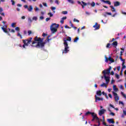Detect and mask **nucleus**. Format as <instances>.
Listing matches in <instances>:
<instances>
[{"instance_id": "1", "label": "nucleus", "mask_w": 126, "mask_h": 126, "mask_svg": "<svg viewBox=\"0 0 126 126\" xmlns=\"http://www.w3.org/2000/svg\"><path fill=\"white\" fill-rule=\"evenodd\" d=\"M33 38L30 37L27 39H23V48H25V47L28 46L31 43H32V47H38V48H44L46 45H50V36L47 37V38L44 41V38H41V37H38L36 36L34 39L33 41H32Z\"/></svg>"}, {"instance_id": "2", "label": "nucleus", "mask_w": 126, "mask_h": 126, "mask_svg": "<svg viewBox=\"0 0 126 126\" xmlns=\"http://www.w3.org/2000/svg\"><path fill=\"white\" fill-rule=\"evenodd\" d=\"M116 40L115 38H112V40H110L109 43H107L106 45V48H110V47H114L115 48L117 47L118 46V42L114 41Z\"/></svg>"}, {"instance_id": "3", "label": "nucleus", "mask_w": 126, "mask_h": 126, "mask_svg": "<svg viewBox=\"0 0 126 126\" xmlns=\"http://www.w3.org/2000/svg\"><path fill=\"white\" fill-rule=\"evenodd\" d=\"M59 25H57V24L56 23L52 24L50 28V30L51 31L52 33H56V32L58 31V29H57V28H59Z\"/></svg>"}, {"instance_id": "4", "label": "nucleus", "mask_w": 126, "mask_h": 126, "mask_svg": "<svg viewBox=\"0 0 126 126\" xmlns=\"http://www.w3.org/2000/svg\"><path fill=\"white\" fill-rule=\"evenodd\" d=\"M112 93L114 96V98L116 102H118L119 100H120V97H119V96H118V94L115 93L114 92H113Z\"/></svg>"}, {"instance_id": "5", "label": "nucleus", "mask_w": 126, "mask_h": 126, "mask_svg": "<svg viewBox=\"0 0 126 126\" xmlns=\"http://www.w3.org/2000/svg\"><path fill=\"white\" fill-rule=\"evenodd\" d=\"M105 59L106 63H108V61H109L110 62H111V63H114L115 60H114L113 59H112L111 57L107 58L106 56H105Z\"/></svg>"}, {"instance_id": "6", "label": "nucleus", "mask_w": 126, "mask_h": 126, "mask_svg": "<svg viewBox=\"0 0 126 126\" xmlns=\"http://www.w3.org/2000/svg\"><path fill=\"white\" fill-rule=\"evenodd\" d=\"M107 112V110L106 109H100L99 111L98 115L99 116H102V115H103V114H105Z\"/></svg>"}, {"instance_id": "7", "label": "nucleus", "mask_w": 126, "mask_h": 126, "mask_svg": "<svg viewBox=\"0 0 126 126\" xmlns=\"http://www.w3.org/2000/svg\"><path fill=\"white\" fill-rule=\"evenodd\" d=\"M93 27L95 28V30H99L100 29V25H98V23H95V25Z\"/></svg>"}, {"instance_id": "8", "label": "nucleus", "mask_w": 126, "mask_h": 126, "mask_svg": "<svg viewBox=\"0 0 126 126\" xmlns=\"http://www.w3.org/2000/svg\"><path fill=\"white\" fill-rule=\"evenodd\" d=\"M101 0V1H102V2H104V3H107V4H109V5H111V4H112V3L109 0Z\"/></svg>"}, {"instance_id": "9", "label": "nucleus", "mask_w": 126, "mask_h": 126, "mask_svg": "<svg viewBox=\"0 0 126 126\" xmlns=\"http://www.w3.org/2000/svg\"><path fill=\"white\" fill-rule=\"evenodd\" d=\"M102 73L104 74V75H106V74H110V70H108V69L106 70H104L102 71Z\"/></svg>"}, {"instance_id": "10", "label": "nucleus", "mask_w": 126, "mask_h": 126, "mask_svg": "<svg viewBox=\"0 0 126 126\" xmlns=\"http://www.w3.org/2000/svg\"><path fill=\"white\" fill-rule=\"evenodd\" d=\"M95 102H97V100H98V101H103L104 100V98L103 97L100 98L97 95H95Z\"/></svg>"}, {"instance_id": "11", "label": "nucleus", "mask_w": 126, "mask_h": 126, "mask_svg": "<svg viewBox=\"0 0 126 126\" xmlns=\"http://www.w3.org/2000/svg\"><path fill=\"white\" fill-rule=\"evenodd\" d=\"M104 77L106 82L109 83L110 82V77L106 76V75H104Z\"/></svg>"}, {"instance_id": "12", "label": "nucleus", "mask_w": 126, "mask_h": 126, "mask_svg": "<svg viewBox=\"0 0 126 126\" xmlns=\"http://www.w3.org/2000/svg\"><path fill=\"white\" fill-rule=\"evenodd\" d=\"M92 115L93 117V119H95V120L99 121V118L97 117V115L95 114L94 113H92Z\"/></svg>"}, {"instance_id": "13", "label": "nucleus", "mask_w": 126, "mask_h": 126, "mask_svg": "<svg viewBox=\"0 0 126 126\" xmlns=\"http://www.w3.org/2000/svg\"><path fill=\"white\" fill-rule=\"evenodd\" d=\"M107 122L109 123V124H115V121H114L113 119H108Z\"/></svg>"}, {"instance_id": "14", "label": "nucleus", "mask_w": 126, "mask_h": 126, "mask_svg": "<svg viewBox=\"0 0 126 126\" xmlns=\"http://www.w3.org/2000/svg\"><path fill=\"white\" fill-rule=\"evenodd\" d=\"M114 6H119L121 5V3H120L119 1H116L115 2H114Z\"/></svg>"}, {"instance_id": "15", "label": "nucleus", "mask_w": 126, "mask_h": 126, "mask_svg": "<svg viewBox=\"0 0 126 126\" xmlns=\"http://www.w3.org/2000/svg\"><path fill=\"white\" fill-rule=\"evenodd\" d=\"M110 7L111 8V11H112V12H116V11H117V9L115 8L114 6L111 5Z\"/></svg>"}, {"instance_id": "16", "label": "nucleus", "mask_w": 126, "mask_h": 126, "mask_svg": "<svg viewBox=\"0 0 126 126\" xmlns=\"http://www.w3.org/2000/svg\"><path fill=\"white\" fill-rule=\"evenodd\" d=\"M88 5H91L92 7H94L96 5V4L94 2H92V3H88Z\"/></svg>"}, {"instance_id": "17", "label": "nucleus", "mask_w": 126, "mask_h": 126, "mask_svg": "<svg viewBox=\"0 0 126 126\" xmlns=\"http://www.w3.org/2000/svg\"><path fill=\"white\" fill-rule=\"evenodd\" d=\"M1 29H2V30L3 31V32H4V33H8V32H7V29H5L4 28V26H3L1 28Z\"/></svg>"}, {"instance_id": "18", "label": "nucleus", "mask_w": 126, "mask_h": 126, "mask_svg": "<svg viewBox=\"0 0 126 126\" xmlns=\"http://www.w3.org/2000/svg\"><path fill=\"white\" fill-rule=\"evenodd\" d=\"M32 9H33V6L32 5H30L29 8H28V10L30 12H32Z\"/></svg>"}, {"instance_id": "19", "label": "nucleus", "mask_w": 126, "mask_h": 126, "mask_svg": "<svg viewBox=\"0 0 126 126\" xmlns=\"http://www.w3.org/2000/svg\"><path fill=\"white\" fill-rule=\"evenodd\" d=\"M64 48H68V44H67V41H66V40H64Z\"/></svg>"}, {"instance_id": "20", "label": "nucleus", "mask_w": 126, "mask_h": 126, "mask_svg": "<svg viewBox=\"0 0 126 126\" xmlns=\"http://www.w3.org/2000/svg\"><path fill=\"white\" fill-rule=\"evenodd\" d=\"M123 61H124L122 63V68H123V69L126 68V65H125V63H126L125 60H123Z\"/></svg>"}, {"instance_id": "21", "label": "nucleus", "mask_w": 126, "mask_h": 126, "mask_svg": "<svg viewBox=\"0 0 126 126\" xmlns=\"http://www.w3.org/2000/svg\"><path fill=\"white\" fill-rule=\"evenodd\" d=\"M96 94L98 96H102V92L101 91H98L96 92Z\"/></svg>"}, {"instance_id": "22", "label": "nucleus", "mask_w": 126, "mask_h": 126, "mask_svg": "<svg viewBox=\"0 0 126 126\" xmlns=\"http://www.w3.org/2000/svg\"><path fill=\"white\" fill-rule=\"evenodd\" d=\"M67 1L71 3V4H74V1L73 0H67Z\"/></svg>"}, {"instance_id": "23", "label": "nucleus", "mask_w": 126, "mask_h": 126, "mask_svg": "<svg viewBox=\"0 0 126 126\" xmlns=\"http://www.w3.org/2000/svg\"><path fill=\"white\" fill-rule=\"evenodd\" d=\"M28 22H29L30 23H32V19H31V18L29 17L28 18Z\"/></svg>"}, {"instance_id": "24", "label": "nucleus", "mask_w": 126, "mask_h": 126, "mask_svg": "<svg viewBox=\"0 0 126 126\" xmlns=\"http://www.w3.org/2000/svg\"><path fill=\"white\" fill-rule=\"evenodd\" d=\"M67 49H68V48H64V51H63V53H65L66 54V53H67V51H68V50H67Z\"/></svg>"}, {"instance_id": "25", "label": "nucleus", "mask_w": 126, "mask_h": 126, "mask_svg": "<svg viewBox=\"0 0 126 126\" xmlns=\"http://www.w3.org/2000/svg\"><path fill=\"white\" fill-rule=\"evenodd\" d=\"M56 9L57 8L56 7H51V9H52V10H53L54 13H55V12H56V11H54V10H55V9Z\"/></svg>"}, {"instance_id": "26", "label": "nucleus", "mask_w": 126, "mask_h": 126, "mask_svg": "<svg viewBox=\"0 0 126 126\" xmlns=\"http://www.w3.org/2000/svg\"><path fill=\"white\" fill-rule=\"evenodd\" d=\"M116 87V86L114 85L113 86V89H114V91H118V88H117Z\"/></svg>"}, {"instance_id": "27", "label": "nucleus", "mask_w": 126, "mask_h": 126, "mask_svg": "<svg viewBox=\"0 0 126 126\" xmlns=\"http://www.w3.org/2000/svg\"><path fill=\"white\" fill-rule=\"evenodd\" d=\"M65 41H69V42H70L71 41V37H68L66 40H65Z\"/></svg>"}, {"instance_id": "28", "label": "nucleus", "mask_w": 126, "mask_h": 126, "mask_svg": "<svg viewBox=\"0 0 126 126\" xmlns=\"http://www.w3.org/2000/svg\"><path fill=\"white\" fill-rule=\"evenodd\" d=\"M32 20H35V21H37L38 20V18L37 17H33Z\"/></svg>"}, {"instance_id": "29", "label": "nucleus", "mask_w": 126, "mask_h": 126, "mask_svg": "<svg viewBox=\"0 0 126 126\" xmlns=\"http://www.w3.org/2000/svg\"><path fill=\"white\" fill-rule=\"evenodd\" d=\"M100 86H101V87H103V86H105V87L107 88V85L105 84V83H102V84L100 85Z\"/></svg>"}, {"instance_id": "30", "label": "nucleus", "mask_w": 126, "mask_h": 126, "mask_svg": "<svg viewBox=\"0 0 126 126\" xmlns=\"http://www.w3.org/2000/svg\"><path fill=\"white\" fill-rule=\"evenodd\" d=\"M79 38L78 37H76L75 39L74 40V42L76 43L77 42V40H78Z\"/></svg>"}, {"instance_id": "31", "label": "nucleus", "mask_w": 126, "mask_h": 126, "mask_svg": "<svg viewBox=\"0 0 126 126\" xmlns=\"http://www.w3.org/2000/svg\"><path fill=\"white\" fill-rule=\"evenodd\" d=\"M82 3H83V5L86 6V5H87V4H88V3H85L84 1H82Z\"/></svg>"}, {"instance_id": "32", "label": "nucleus", "mask_w": 126, "mask_h": 126, "mask_svg": "<svg viewBox=\"0 0 126 126\" xmlns=\"http://www.w3.org/2000/svg\"><path fill=\"white\" fill-rule=\"evenodd\" d=\"M121 94L124 97V98H126V94H124L123 92H121Z\"/></svg>"}, {"instance_id": "33", "label": "nucleus", "mask_w": 126, "mask_h": 126, "mask_svg": "<svg viewBox=\"0 0 126 126\" xmlns=\"http://www.w3.org/2000/svg\"><path fill=\"white\" fill-rule=\"evenodd\" d=\"M48 15H49L50 17H53L54 15L52 13L49 12L48 13Z\"/></svg>"}, {"instance_id": "34", "label": "nucleus", "mask_w": 126, "mask_h": 126, "mask_svg": "<svg viewBox=\"0 0 126 126\" xmlns=\"http://www.w3.org/2000/svg\"><path fill=\"white\" fill-rule=\"evenodd\" d=\"M16 23H13L11 24V26L13 27V28H15V26L14 25H16Z\"/></svg>"}, {"instance_id": "35", "label": "nucleus", "mask_w": 126, "mask_h": 126, "mask_svg": "<svg viewBox=\"0 0 126 126\" xmlns=\"http://www.w3.org/2000/svg\"><path fill=\"white\" fill-rule=\"evenodd\" d=\"M73 21H74V22H77L78 23H79V20H78L75 18H74L73 19Z\"/></svg>"}, {"instance_id": "36", "label": "nucleus", "mask_w": 126, "mask_h": 126, "mask_svg": "<svg viewBox=\"0 0 126 126\" xmlns=\"http://www.w3.org/2000/svg\"><path fill=\"white\" fill-rule=\"evenodd\" d=\"M15 30H16V31H20V29L19 28V27H17L15 28Z\"/></svg>"}, {"instance_id": "37", "label": "nucleus", "mask_w": 126, "mask_h": 126, "mask_svg": "<svg viewBox=\"0 0 126 126\" xmlns=\"http://www.w3.org/2000/svg\"><path fill=\"white\" fill-rule=\"evenodd\" d=\"M11 2H12V5H14L15 4V2L13 0H11Z\"/></svg>"}, {"instance_id": "38", "label": "nucleus", "mask_w": 126, "mask_h": 126, "mask_svg": "<svg viewBox=\"0 0 126 126\" xmlns=\"http://www.w3.org/2000/svg\"><path fill=\"white\" fill-rule=\"evenodd\" d=\"M115 76L117 79H119L120 78V75H119L118 74H115Z\"/></svg>"}, {"instance_id": "39", "label": "nucleus", "mask_w": 126, "mask_h": 126, "mask_svg": "<svg viewBox=\"0 0 126 126\" xmlns=\"http://www.w3.org/2000/svg\"><path fill=\"white\" fill-rule=\"evenodd\" d=\"M18 36L20 37L21 39H22V35H21L20 33H18Z\"/></svg>"}, {"instance_id": "40", "label": "nucleus", "mask_w": 126, "mask_h": 126, "mask_svg": "<svg viewBox=\"0 0 126 126\" xmlns=\"http://www.w3.org/2000/svg\"><path fill=\"white\" fill-rule=\"evenodd\" d=\"M89 114H92V113L88 111V112H87L86 114H85V115L86 116H87L88 115H89Z\"/></svg>"}, {"instance_id": "41", "label": "nucleus", "mask_w": 126, "mask_h": 126, "mask_svg": "<svg viewBox=\"0 0 126 126\" xmlns=\"http://www.w3.org/2000/svg\"><path fill=\"white\" fill-rule=\"evenodd\" d=\"M55 3H57L59 5L60 4V2L59 1V0H55Z\"/></svg>"}, {"instance_id": "42", "label": "nucleus", "mask_w": 126, "mask_h": 126, "mask_svg": "<svg viewBox=\"0 0 126 126\" xmlns=\"http://www.w3.org/2000/svg\"><path fill=\"white\" fill-rule=\"evenodd\" d=\"M63 14H67V11H63L62 12Z\"/></svg>"}, {"instance_id": "43", "label": "nucleus", "mask_w": 126, "mask_h": 126, "mask_svg": "<svg viewBox=\"0 0 126 126\" xmlns=\"http://www.w3.org/2000/svg\"><path fill=\"white\" fill-rule=\"evenodd\" d=\"M43 5H44V6H45V7H47V6H48V5H47V3L46 2H43Z\"/></svg>"}, {"instance_id": "44", "label": "nucleus", "mask_w": 126, "mask_h": 126, "mask_svg": "<svg viewBox=\"0 0 126 126\" xmlns=\"http://www.w3.org/2000/svg\"><path fill=\"white\" fill-rule=\"evenodd\" d=\"M121 105H122V106H124V105H125L124 104V102H123V101H119V104L121 105Z\"/></svg>"}, {"instance_id": "45", "label": "nucleus", "mask_w": 126, "mask_h": 126, "mask_svg": "<svg viewBox=\"0 0 126 126\" xmlns=\"http://www.w3.org/2000/svg\"><path fill=\"white\" fill-rule=\"evenodd\" d=\"M28 35H31V34H32V32L31 31H29L28 32Z\"/></svg>"}, {"instance_id": "46", "label": "nucleus", "mask_w": 126, "mask_h": 126, "mask_svg": "<svg viewBox=\"0 0 126 126\" xmlns=\"http://www.w3.org/2000/svg\"><path fill=\"white\" fill-rule=\"evenodd\" d=\"M106 14H107V15H112V13L106 12Z\"/></svg>"}, {"instance_id": "47", "label": "nucleus", "mask_w": 126, "mask_h": 126, "mask_svg": "<svg viewBox=\"0 0 126 126\" xmlns=\"http://www.w3.org/2000/svg\"><path fill=\"white\" fill-rule=\"evenodd\" d=\"M121 50H122V51H121V54L120 55L122 56L123 55V53H124V49L123 48H121Z\"/></svg>"}, {"instance_id": "48", "label": "nucleus", "mask_w": 126, "mask_h": 126, "mask_svg": "<svg viewBox=\"0 0 126 126\" xmlns=\"http://www.w3.org/2000/svg\"><path fill=\"white\" fill-rule=\"evenodd\" d=\"M34 9H35V11H39V8H38V7H37V6H35V8Z\"/></svg>"}, {"instance_id": "49", "label": "nucleus", "mask_w": 126, "mask_h": 126, "mask_svg": "<svg viewBox=\"0 0 126 126\" xmlns=\"http://www.w3.org/2000/svg\"><path fill=\"white\" fill-rule=\"evenodd\" d=\"M60 22L62 24H63L64 21L63 20H62V19H61V20L60 21Z\"/></svg>"}, {"instance_id": "50", "label": "nucleus", "mask_w": 126, "mask_h": 126, "mask_svg": "<svg viewBox=\"0 0 126 126\" xmlns=\"http://www.w3.org/2000/svg\"><path fill=\"white\" fill-rule=\"evenodd\" d=\"M49 20H51V18H46V21L48 22Z\"/></svg>"}, {"instance_id": "51", "label": "nucleus", "mask_w": 126, "mask_h": 126, "mask_svg": "<svg viewBox=\"0 0 126 126\" xmlns=\"http://www.w3.org/2000/svg\"><path fill=\"white\" fill-rule=\"evenodd\" d=\"M42 36H43V37H46V36H48V34H46L45 33H43L42 34Z\"/></svg>"}, {"instance_id": "52", "label": "nucleus", "mask_w": 126, "mask_h": 126, "mask_svg": "<svg viewBox=\"0 0 126 126\" xmlns=\"http://www.w3.org/2000/svg\"><path fill=\"white\" fill-rule=\"evenodd\" d=\"M10 32H11L12 33H15V31L13 29H12L11 31H10Z\"/></svg>"}, {"instance_id": "53", "label": "nucleus", "mask_w": 126, "mask_h": 126, "mask_svg": "<svg viewBox=\"0 0 126 126\" xmlns=\"http://www.w3.org/2000/svg\"><path fill=\"white\" fill-rule=\"evenodd\" d=\"M109 106H110V107H111V108L115 109V107H114V105H112L111 104H110Z\"/></svg>"}, {"instance_id": "54", "label": "nucleus", "mask_w": 126, "mask_h": 126, "mask_svg": "<svg viewBox=\"0 0 126 126\" xmlns=\"http://www.w3.org/2000/svg\"><path fill=\"white\" fill-rule=\"evenodd\" d=\"M61 19L63 20H65V19H66V17H63Z\"/></svg>"}, {"instance_id": "55", "label": "nucleus", "mask_w": 126, "mask_h": 126, "mask_svg": "<svg viewBox=\"0 0 126 126\" xmlns=\"http://www.w3.org/2000/svg\"><path fill=\"white\" fill-rule=\"evenodd\" d=\"M77 3H78V4H80V5H82V3H81V2L80 1H77Z\"/></svg>"}, {"instance_id": "56", "label": "nucleus", "mask_w": 126, "mask_h": 126, "mask_svg": "<svg viewBox=\"0 0 126 126\" xmlns=\"http://www.w3.org/2000/svg\"><path fill=\"white\" fill-rule=\"evenodd\" d=\"M123 114L125 116H126V110H123Z\"/></svg>"}, {"instance_id": "57", "label": "nucleus", "mask_w": 126, "mask_h": 126, "mask_svg": "<svg viewBox=\"0 0 126 126\" xmlns=\"http://www.w3.org/2000/svg\"><path fill=\"white\" fill-rule=\"evenodd\" d=\"M109 97H110L111 98V99H112V98H113V96H112V94H108Z\"/></svg>"}, {"instance_id": "58", "label": "nucleus", "mask_w": 126, "mask_h": 126, "mask_svg": "<svg viewBox=\"0 0 126 126\" xmlns=\"http://www.w3.org/2000/svg\"><path fill=\"white\" fill-rule=\"evenodd\" d=\"M65 28H67L68 29H70V27H68L67 25L65 26Z\"/></svg>"}, {"instance_id": "59", "label": "nucleus", "mask_w": 126, "mask_h": 126, "mask_svg": "<svg viewBox=\"0 0 126 126\" xmlns=\"http://www.w3.org/2000/svg\"><path fill=\"white\" fill-rule=\"evenodd\" d=\"M17 6H19V7H21V6H22V5H21V4H17Z\"/></svg>"}, {"instance_id": "60", "label": "nucleus", "mask_w": 126, "mask_h": 126, "mask_svg": "<svg viewBox=\"0 0 126 126\" xmlns=\"http://www.w3.org/2000/svg\"><path fill=\"white\" fill-rule=\"evenodd\" d=\"M24 7H25V8H27L28 9V5H25L24 6Z\"/></svg>"}, {"instance_id": "61", "label": "nucleus", "mask_w": 126, "mask_h": 126, "mask_svg": "<svg viewBox=\"0 0 126 126\" xmlns=\"http://www.w3.org/2000/svg\"><path fill=\"white\" fill-rule=\"evenodd\" d=\"M103 125H104V126H108V125H107L106 124V123H105V121H103Z\"/></svg>"}, {"instance_id": "62", "label": "nucleus", "mask_w": 126, "mask_h": 126, "mask_svg": "<svg viewBox=\"0 0 126 126\" xmlns=\"http://www.w3.org/2000/svg\"><path fill=\"white\" fill-rule=\"evenodd\" d=\"M110 115H111V116H115V113L113 112H111Z\"/></svg>"}, {"instance_id": "63", "label": "nucleus", "mask_w": 126, "mask_h": 126, "mask_svg": "<svg viewBox=\"0 0 126 126\" xmlns=\"http://www.w3.org/2000/svg\"><path fill=\"white\" fill-rule=\"evenodd\" d=\"M120 88L121 89H124V87L123 86V85H120Z\"/></svg>"}, {"instance_id": "64", "label": "nucleus", "mask_w": 126, "mask_h": 126, "mask_svg": "<svg viewBox=\"0 0 126 126\" xmlns=\"http://www.w3.org/2000/svg\"><path fill=\"white\" fill-rule=\"evenodd\" d=\"M40 19H41V20H43V19H44V17H43V16H40Z\"/></svg>"}]
</instances>
